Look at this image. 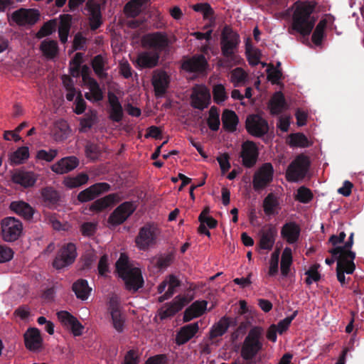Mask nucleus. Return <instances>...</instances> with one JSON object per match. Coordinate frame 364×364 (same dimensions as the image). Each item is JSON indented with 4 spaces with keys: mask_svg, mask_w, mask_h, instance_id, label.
<instances>
[{
    "mask_svg": "<svg viewBox=\"0 0 364 364\" xmlns=\"http://www.w3.org/2000/svg\"><path fill=\"white\" fill-rule=\"evenodd\" d=\"M53 133L55 141H63L70 135V129L65 121L60 120L55 124Z\"/></svg>",
    "mask_w": 364,
    "mask_h": 364,
    "instance_id": "obj_39",
    "label": "nucleus"
},
{
    "mask_svg": "<svg viewBox=\"0 0 364 364\" xmlns=\"http://www.w3.org/2000/svg\"><path fill=\"white\" fill-rule=\"evenodd\" d=\"M240 43V36L231 28L225 26L220 38L221 53L227 60L233 65L240 64L242 61L240 56L236 54Z\"/></svg>",
    "mask_w": 364,
    "mask_h": 364,
    "instance_id": "obj_4",
    "label": "nucleus"
},
{
    "mask_svg": "<svg viewBox=\"0 0 364 364\" xmlns=\"http://www.w3.org/2000/svg\"><path fill=\"white\" fill-rule=\"evenodd\" d=\"M90 69L87 66L82 68L81 73L83 85L88 91L85 92L86 99L90 102H99L103 98V92L95 80L90 76Z\"/></svg>",
    "mask_w": 364,
    "mask_h": 364,
    "instance_id": "obj_9",
    "label": "nucleus"
},
{
    "mask_svg": "<svg viewBox=\"0 0 364 364\" xmlns=\"http://www.w3.org/2000/svg\"><path fill=\"white\" fill-rule=\"evenodd\" d=\"M39 14L33 9H21L12 14L11 19L20 26L34 24L38 19Z\"/></svg>",
    "mask_w": 364,
    "mask_h": 364,
    "instance_id": "obj_19",
    "label": "nucleus"
},
{
    "mask_svg": "<svg viewBox=\"0 0 364 364\" xmlns=\"http://www.w3.org/2000/svg\"><path fill=\"white\" fill-rule=\"evenodd\" d=\"M326 27V22L321 21L316 26L314 32L312 35V41L316 44L318 45L321 43L323 36V31Z\"/></svg>",
    "mask_w": 364,
    "mask_h": 364,
    "instance_id": "obj_58",
    "label": "nucleus"
},
{
    "mask_svg": "<svg viewBox=\"0 0 364 364\" xmlns=\"http://www.w3.org/2000/svg\"><path fill=\"white\" fill-rule=\"evenodd\" d=\"M222 122L224 129L232 132L236 129L238 118L235 112L225 109L222 115Z\"/></svg>",
    "mask_w": 364,
    "mask_h": 364,
    "instance_id": "obj_37",
    "label": "nucleus"
},
{
    "mask_svg": "<svg viewBox=\"0 0 364 364\" xmlns=\"http://www.w3.org/2000/svg\"><path fill=\"white\" fill-rule=\"evenodd\" d=\"M57 21L55 20L49 21L46 23L37 33V37L41 38L48 36L54 32L56 29Z\"/></svg>",
    "mask_w": 364,
    "mask_h": 364,
    "instance_id": "obj_56",
    "label": "nucleus"
},
{
    "mask_svg": "<svg viewBox=\"0 0 364 364\" xmlns=\"http://www.w3.org/2000/svg\"><path fill=\"white\" fill-rule=\"evenodd\" d=\"M41 50L48 59L54 58L58 53V47L56 41L46 39L41 44Z\"/></svg>",
    "mask_w": 364,
    "mask_h": 364,
    "instance_id": "obj_41",
    "label": "nucleus"
},
{
    "mask_svg": "<svg viewBox=\"0 0 364 364\" xmlns=\"http://www.w3.org/2000/svg\"><path fill=\"white\" fill-rule=\"evenodd\" d=\"M73 290L78 299L86 300L91 294L92 288L88 286L86 280L79 279L73 284Z\"/></svg>",
    "mask_w": 364,
    "mask_h": 364,
    "instance_id": "obj_36",
    "label": "nucleus"
},
{
    "mask_svg": "<svg viewBox=\"0 0 364 364\" xmlns=\"http://www.w3.org/2000/svg\"><path fill=\"white\" fill-rule=\"evenodd\" d=\"M296 198L301 203H306L312 198V193L309 189L305 187H300L297 190Z\"/></svg>",
    "mask_w": 364,
    "mask_h": 364,
    "instance_id": "obj_63",
    "label": "nucleus"
},
{
    "mask_svg": "<svg viewBox=\"0 0 364 364\" xmlns=\"http://www.w3.org/2000/svg\"><path fill=\"white\" fill-rule=\"evenodd\" d=\"M29 158V149L27 146L19 147L9 155L11 164L18 165L23 164Z\"/></svg>",
    "mask_w": 364,
    "mask_h": 364,
    "instance_id": "obj_45",
    "label": "nucleus"
},
{
    "mask_svg": "<svg viewBox=\"0 0 364 364\" xmlns=\"http://www.w3.org/2000/svg\"><path fill=\"white\" fill-rule=\"evenodd\" d=\"M262 333V328L258 326L250 329L241 348V356L244 360L252 359L262 350L261 338Z\"/></svg>",
    "mask_w": 364,
    "mask_h": 364,
    "instance_id": "obj_5",
    "label": "nucleus"
},
{
    "mask_svg": "<svg viewBox=\"0 0 364 364\" xmlns=\"http://www.w3.org/2000/svg\"><path fill=\"white\" fill-rule=\"evenodd\" d=\"M77 256L76 247L73 243H67L60 250L53 265L57 269H61L71 264Z\"/></svg>",
    "mask_w": 364,
    "mask_h": 364,
    "instance_id": "obj_10",
    "label": "nucleus"
},
{
    "mask_svg": "<svg viewBox=\"0 0 364 364\" xmlns=\"http://www.w3.org/2000/svg\"><path fill=\"white\" fill-rule=\"evenodd\" d=\"M79 164L75 156H68L53 164L51 170L57 174H64L75 169Z\"/></svg>",
    "mask_w": 364,
    "mask_h": 364,
    "instance_id": "obj_24",
    "label": "nucleus"
},
{
    "mask_svg": "<svg viewBox=\"0 0 364 364\" xmlns=\"http://www.w3.org/2000/svg\"><path fill=\"white\" fill-rule=\"evenodd\" d=\"M279 198L273 193L268 194L263 200V210L266 215H277L280 211Z\"/></svg>",
    "mask_w": 364,
    "mask_h": 364,
    "instance_id": "obj_31",
    "label": "nucleus"
},
{
    "mask_svg": "<svg viewBox=\"0 0 364 364\" xmlns=\"http://www.w3.org/2000/svg\"><path fill=\"white\" fill-rule=\"evenodd\" d=\"M42 197L46 202L53 203L58 200V193L51 188H46L42 191Z\"/></svg>",
    "mask_w": 364,
    "mask_h": 364,
    "instance_id": "obj_64",
    "label": "nucleus"
},
{
    "mask_svg": "<svg viewBox=\"0 0 364 364\" xmlns=\"http://www.w3.org/2000/svg\"><path fill=\"white\" fill-rule=\"evenodd\" d=\"M1 236L4 241L11 242L17 240L23 232L22 223L14 217H6L0 222Z\"/></svg>",
    "mask_w": 364,
    "mask_h": 364,
    "instance_id": "obj_6",
    "label": "nucleus"
},
{
    "mask_svg": "<svg viewBox=\"0 0 364 364\" xmlns=\"http://www.w3.org/2000/svg\"><path fill=\"white\" fill-rule=\"evenodd\" d=\"M199 330L198 322L192 323L181 328L176 338L177 344L183 345L190 341Z\"/></svg>",
    "mask_w": 364,
    "mask_h": 364,
    "instance_id": "obj_27",
    "label": "nucleus"
},
{
    "mask_svg": "<svg viewBox=\"0 0 364 364\" xmlns=\"http://www.w3.org/2000/svg\"><path fill=\"white\" fill-rule=\"evenodd\" d=\"M247 77V74L241 68L232 70L230 73V81L234 84L235 87L244 84Z\"/></svg>",
    "mask_w": 364,
    "mask_h": 364,
    "instance_id": "obj_52",
    "label": "nucleus"
},
{
    "mask_svg": "<svg viewBox=\"0 0 364 364\" xmlns=\"http://www.w3.org/2000/svg\"><path fill=\"white\" fill-rule=\"evenodd\" d=\"M9 208L13 212L27 220H30L34 213L33 208L22 200L11 202Z\"/></svg>",
    "mask_w": 364,
    "mask_h": 364,
    "instance_id": "obj_33",
    "label": "nucleus"
},
{
    "mask_svg": "<svg viewBox=\"0 0 364 364\" xmlns=\"http://www.w3.org/2000/svg\"><path fill=\"white\" fill-rule=\"evenodd\" d=\"M160 234L159 228L154 225H146L142 227L135 238L136 247L141 250H146L154 246Z\"/></svg>",
    "mask_w": 364,
    "mask_h": 364,
    "instance_id": "obj_8",
    "label": "nucleus"
},
{
    "mask_svg": "<svg viewBox=\"0 0 364 364\" xmlns=\"http://www.w3.org/2000/svg\"><path fill=\"white\" fill-rule=\"evenodd\" d=\"M309 166L308 157L298 156L288 166L286 178L288 181L297 182L303 179L307 173Z\"/></svg>",
    "mask_w": 364,
    "mask_h": 364,
    "instance_id": "obj_7",
    "label": "nucleus"
},
{
    "mask_svg": "<svg viewBox=\"0 0 364 364\" xmlns=\"http://www.w3.org/2000/svg\"><path fill=\"white\" fill-rule=\"evenodd\" d=\"M189 302V300L183 296H176L172 303L165 309H161L159 311V316L161 319L174 315L176 313L183 309V307Z\"/></svg>",
    "mask_w": 364,
    "mask_h": 364,
    "instance_id": "obj_28",
    "label": "nucleus"
},
{
    "mask_svg": "<svg viewBox=\"0 0 364 364\" xmlns=\"http://www.w3.org/2000/svg\"><path fill=\"white\" fill-rule=\"evenodd\" d=\"M289 144L291 146L308 147L311 145V143L304 134L296 133L289 136Z\"/></svg>",
    "mask_w": 364,
    "mask_h": 364,
    "instance_id": "obj_50",
    "label": "nucleus"
},
{
    "mask_svg": "<svg viewBox=\"0 0 364 364\" xmlns=\"http://www.w3.org/2000/svg\"><path fill=\"white\" fill-rule=\"evenodd\" d=\"M159 60V54L154 51H146L139 54L136 60L140 68H153Z\"/></svg>",
    "mask_w": 364,
    "mask_h": 364,
    "instance_id": "obj_35",
    "label": "nucleus"
},
{
    "mask_svg": "<svg viewBox=\"0 0 364 364\" xmlns=\"http://www.w3.org/2000/svg\"><path fill=\"white\" fill-rule=\"evenodd\" d=\"M207 306L208 302L205 300L196 301L184 311L183 321L188 322L200 316L207 310Z\"/></svg>",
    "mask_w": 364,
    "mask_h": 364,
    "instance_id": "obj_26",
    "label": "nucleus"
},
{
    "mask_svg": "<svg viewBox=\"0 0 364 364\" xmlns=\"http://www.w3.org/2000/svg\"><path fill=\"white\" fill-rule=\"evenodd\" d=\"M108 101L110 107L109 118L114 122H120L123 117V109L118 97L113 93H109Z\"/></svg>",
    "mask_w": 364,
    "mask_h": 364,
    "instance_id": "obj_32",
    "label": "nucleus"
},
{
    "mask_svg": "<svg viewBox=\"0 0 364 364\" xmlns=\"http://www.w3.org/2000/svg\"><path fill=\"white\" fill-rule=\"evenodd\" d=\"M219 112L215 107H212L209 111L208 124L213 131H217L220 127Z\"/></svg>",
    "mask_w": 364,
    "mask_h": 364,
    "instance_id": "obj_54",
    "label": "nucleus"
},
{
    "mask_svg": "<svg viewBox=\"0 0 364 364\" xmlns=\"http://www.w3.org/2000/svg\"><path fill=\"white\" fill-rule=\"evenodd\" d=\"M116 269L128 290L135 292L142 287L144 279L140 269L130 264L125 254H121L116 262Z\"/></svg>",
    "mask_w": 364,
    "mask_h": 364,
    "instance_id": "obj_3",
    "label": "nucleus"
},
{
    "mask_svg": "<svg viewBox=\"0 0 364 364\" xmlns=\"http://www.w3.org/2000/svg\"><path fill=\"white\" fill-rule=\"evenodd\" d=\"M209 210L208 209H205L199 215V221L200 223L205 224L210 228H214L217 225V220L213 218L208 215Z\"/></svg>",
    "mask_w": 364,
    "mask_h": 364,
    "instance_id": "obj_61",
    "label": "nucleus"
},
{
    "mask_svg": "<svg viewBox=\"0 0 364 364\" xmlns=\"http://www.w3.org/2000/svg\"><path fill=\"white\" fill-rule=\"evenodd\" d=\"M77 256L76 247L73 243H67L60 250L53 265L57 269H61L71 264Z\"/></svg>",
    "mask_w": 364,
    "mask_h": 364,
    "instance_id": "obj_11",
    "label": "nucleus"
},
{
    "mask_svg": "<svg viewBox=\"0 0 364 364\" xmlns=\"http://www.w3.org/2000/svg\"><path fill=\"white\" fill-rule=\"evenodd\" d=\"M247 132L255 136H261L268 132L267 121L259 114L249 116L246 120Z\"/></svg>",
    "mask_w": 364,
    "mask_h": 364,
    "instance_id": "obj_16",
    "label": "nucleus"
},
{
    "mask_svg": "<svg viewBox=\"0 0 364 364\" xmlns=\"http://www.w3.org/2000/svg\"><path fill=\"white\" fill-rule=\"evenodd\" d=\"M179 286L180 281L176 277L173 275L168 276L158 287L159 294L163 293L167 289L165 294L159 298V301L162 302L171 297Z\"/></svg>",
    "mask_w": 364,
    "mask_h": 364,
    "instance_id": "obj_22",
    "label": "nucleus"
},
{
    "mask_svg": "<svg viewBox=\"0 0 364 364\" xmlns=\"http://www.w3.org/2000/svg\"><path fill=\"white\" fill-rule=\"evenodd\" d=\"M71 16L68 14L60 16V21L58 27V33L60 41L65 43L68 41L70 28Z\"/></svg>",
    "mask_w": 364,
    "mask_h": 364,
    "instance_id": "obj_47",
    "label": "nucleus"
},
{
    "mask_svg": "<svg viewBox=\"0 0 364 364\" xmlns=\"http://www.w3.org/2000/svg\"><path fill=\"white\" fill-rule=\"evenodd\" d=\"M136 206L132 202H124L110 215L108 222L112 225L123 223L135 210Z\"/></svg>",
    "mask_w": 364,
    "mask_h": 364,
    "instance_id": "obj_14",
    "label": "nucleus"
},
{
    "mask_svg": "<svg viewBox=\"0 0 364 364\" xmlns=\"http://www.w3.org/2000/svg\"><path fill=\"white\" fill-rule=\"evenodd\" d=\"M110 309L113 327L117 332L121 333L124 328L125 316L119 309L117 301H110Z\"/></svg>",
    "mask_w": 364,
    "mask_h": 364,
    "instance_id": "obj_29",
    "label": "nucleus"
},
{
    "mask_svg": "<svg viewBox=\"0 0 364 364\" xmlns=\"http://www.w3.org/2000/svg\"><path fill=\"white\" fill-rule=\"evenodd\" d=\"M207 65L204 55H198L185 60L182 64V68L190 73H201L206 69Z\"/></svg>",
    "mask_w": 364,
    "mask_h": 364,
    "instance_id": "obj_25",
    "label": "nucleus"
},
{
    "mask_svg": "<svg viewBox=\"0 0 364 364\" xmlns=\"http://www.w3.org/2000/svg\"><path fill=\"white\" fill-rule=\"evenodd\" d=\"M210 100L208 89L203 85H196L191 94L192 105L197 109H204L208 106Z\"/></svg>",
    "mask_w": 364,
    "mask_h": 364,
    "instance_id": "obj_17",
    "label": "nucleus"
},
{
    "mask_svg": "<svg viewBox=\"0 0 364 364\" xmlns=\"http://www.w3.org/2000/svg\"><path fill=\"white\" fill-rule=\"evenodd\" d=\"M90 12V26L92 29H97L101 24L100 13L97 6H90L87 4Z\"/></svg>",
    "mask_w": 364,
    "mask_h": 364,
    "instance_id": "obj_53",
    "label": "nucleus"
},
{
    "mask_svg": "<svg viewBox=\"0 0 364 364\" xmlns=\"http://www.w3.org/2000/svg\"><path fill=\"white\" fill-rule=\"evenodd\" d=\"M26 348L30 351H39L43 345V338L40 331L36 328H29L24 333Z\"/></svg>",
    "mask_w": 364,
    "mask_h": 364,
    "instance_id": "obj_20",
    "label": "nucleus"
},
{
    "mask_svg": "<svg viewBox=\"0 0 364 364\" xmlns=\"http://www.w3.org/2000/svg\"><path fill=\"white\" fill-rule=\"evenodd\" d=\"M286 107L285 100L282 92H276L272 97L269 103V108L272 114H278Z\"/></svg>",
    "mask_w": 364,
    "mask_h": 364,
    "instance_id": "obj_42",
    "label": "nucleus"
},
{
    "mask_svg": "<svg viewBox=\"0 0 364 364\" xmlns=\"http://www.w3.org/2000/svg\"><path fill=\"white\" fill-rule=\"evenodd\" d=\"M292 21L289 33H298L304 36L311 33L316 23V18L312 15L314 6L307 1H296L292 6Z\"/></svg>",
    "mask_w": 364,
    "mask_h": 364,
    "instance_id": "obj_2",
    "label": "nucleus"
},
{
    "mask_svg": "<svg viewBox=\"0 0 364 364\" xmlns=\"http://www.w3.org/2000/svg\"><path fill=\"white\" fill-rule=\"evenodd\" d=\"M58 151L56 149H50L48 151L42 149L37 152L36 157L38 159L50 162L56 157Z\"/></svg>",
    "mask_w": 364,
    "mask_h": 364,
    "instance_id": "obj_62",
    "label": "nucleus"
},
{
    "mask_svg": "<svg viewBox=\"0 0 364 364\" xmlns=\"http://www.w3.org/2000/svg\"><path fill=\"white\" fill-rule=\"evenodd\" d=\"M119 200L118 196L114 194L108 195L95 200L91 205L90 210L101 211L111 205Z\"/></svg>",
    "mask_w": 364,
    "mask_h": 364,
    "instance_id": "obj_40",
    "label": "nucleus"
},
{
    "mask_svg": "<svg viewBox=\"0 0 364 364\" xmlns=\"http://www.w3.org/2000/svg\"><path fill=\"white\" fill-rule=\"evenodd\" d=\"M245 53L251 65H257L260 63L261 53L259 50L252 47L249 40L245 43Z\"/></svg>",
    "mask_w": 364,
    "mask_h": 364,
    "instance_id": "obj_48",
    "label": "nucleus"
},
{
    "mask_svg": "<svg viewBox=\"0 0 364 364\" xmlns=\"http://www.w3.org/2000/svg\"><path fill=\"white\" fill-rule=\"evenodd\" d=\"M292 262V250L290 247H286L282 253L280 264L281 273L283 277H286L288 276Z\"/></svg>",
    "mask_w": 364,
    "mask_h": 364,
    "instance_id": "obj_38",
    "label": "nucleus"
},
{
    "mask_svg": "<svg viewBox=\"0 0 364 364\" xmlns=\"http://www.w3.org/2000/svg\"><path fill=\"white\" fill-rule=\"evenodd\" d=\"M299 234L300 228L294 223L285 224L281 230L282 237L289 244L295 243L299 238Z\"/></svg>",
    "mask_w": 364,
    "mask_h": 364,
    "instance_id": "obj_34",
    "label": "nucleus"
},
{
    "mask_svg": "<svg viewBox=\"0 0 364 364\" xmlns=\"http://www.w3.org/2000/svg\"><path fill=\"white\" fill-rule=\"evenodd\" d=\"M88 181V176L85 173H80L75 177H67L63 181V184L69 188H73L85 184Z\"/></svg>",
    "mask_w": 364,
    "mask_h": 364,
    "instance_id": "obj_49",
    "label": "nucleus"
},
{
    "mask_svg": "<svg viewBox=\"0 0 364 364\" xmlns=\"http://www.w3.org/2000/svg\"><path fill=\"white\" fill-rule=\"evenodd\" d=\"M58 319L61 324L68 328L70 324L75 321V317L66 311H60L57 313Z\"/></svg>",
    "mask_w": 364,
    "mask_h": 364,
    "instance_id": "obj_59",
    "label": "nucleus"
},
{
    "mask_svg": "<svg viewBox=\"0 0 364 364\" xmlns=\"http://www.w3.org/2000/svg\"><path fill=\"white\" fill-rule=\"evenodd\" d=\"M109 188V184L99 183L94 184L78 194V200L81 202H87L93 200L103 192L107 191Z\"/></svg>",
    "mask_w": 364,
    "mask_h": 364,
    "instance_id": "obj_23",
    "label": "nucleus"
},
{
    "mask_svg": "<svg viewBox=\"0 0 364 364\" xmlns=\"http://www.w3.org/2000/svg\"><path fill=\"white\" fill-rule=\"evenodd\" d=\"M279 255L280 251L279 249H277L270 255L268 262V275L270 277H274L278 273Z\"/></svg>",
    "mask_w": 364,
    "mask_h": 364,
    "instance_id": "obj_51",
    "label": "nucleus"
},
{
    "mask_svg": "<svg viewBox=\"0 0 364 364\" xmlns=\"http://www.w3.org/2000/svg\"><path fill=\"white\" fill-rule=\"evenodd\" d=\"M319 267V264H314L306 272V274L307 275L306 283L307 284L310 285L313 282H317L320 279L321 276L318 271Z\"/></svg>",
    "mask_w": 364,
    "mask_h": 364,
    "instance_id": "obj_57",
    "label": "nucleus"
},
{
    "mask_svg": "<svg viewBox=\"0 0 364 364\" xmlns=\"http://www.w3.org/2000/svg\"><path fill=\"white\" fill-rule=\"evenodd\" d=\"M168 83L169 77L165 72L158 71L154 73L152 78V84L157 96L160 97L164 94Z\"/></svg>",
    "mask_w": 364,
    "mask_h": 364,
    "instance_id": "obj_30",
    "label": "nucleus"
},
{
    "mask_svg": "<svg viewBox=\"0 0 364 364\" xmlns=\"http://www.w3.org/2000/svg\"><path fill=\"white\" fill-rule=\"evenodd\" d=\"M258 150L256 144L252 141H247L242 145L241 157L242 164L247 168L253 166L257 159Z\"/></svg>",
    "mask_w": 364,
    "mask_h": 364,
    "instance_id": "obj_21",
    "label": "nucleus"
},
{
    "mask_svg": "<svg viewBox=\"0 0 364 364\" xmlns=\"http://www.w3.org/2000/svg\"><path fill=\"white\" fill-rule=\"evenodd\" d=\"M146 0H132L124 7L125 14L130 17L136 16L143 10Z\"/></svg>",
    "mask_w": 364,
    "mask_h": 364,
    "instance_id": "obj_46",
    "label": "nucleus"
},
{
    "mask_svg": "<svg viewBox=\"0 0 364 364\" xmlns=\"http://www.w3.org/2000/svg\"><path fill=\"white\" fill-rule=\"evenodd\" d=\"M14 252L13 250L5 245H0V264L11 260Z\"/></svg>",
    "mask_w": 364,
    "mask_h": 364,
    "instance_id": "obj_60",
    "label": "nucleus"
},
{
    "mask_svg": "<svg viewBox=\"0 0 364 364\" xmlns=\"http://www.w3.org/2000/svg\"><path fill=\"white\" fill-rule=\"evenodd\" d=\"M11 181L24 188L33 186L37 179L38 175L34 172L28 171L24 169H16L11 173Z\"/></svg>",
    "mask_w": 364,
    "mask_h": 364,
    "instance_id": "obj_18",
    "label": "nucleus"
},
{
    "mask_svg": "<svg viewBox=\"0 0 364 364\" xmlns=\"http://www.w3.org/2000/svg\"><path fill=\"white\" fill-rule=\"evenodd\" d=\"M273 167L270 164H264L255 173L253 177V188L255 190L264 188L273 178Z\"/></svg>",
    "mask_w": 364,
    "mask_h": 364,
    "instance_id": "obj_13",
    "label": "nucleus"
},
{
    "mask_svg": "<svg viewBox=\"0 0 364 364\" xmlns=\"http://www.w3.org/2000/svg\"><path fill=\"white\" fill-rule=\"evenodd\" d=\"M277 236V230L274 226L272 225L264 226L258 232V251H270L274 247Z\"/></svg>",
    "mask_w": 364,
    "mask_h": 364,
    "instance_id": "obj_12",
    "label": "nucleus"
},
{
    "mask_svg": "<svg viewBox=\"0 0 364 364\" xmlns=\"http://www.w3.org/2000/svg\"><path fill=\"white\" fill-rule=\"evenodd\" d=\"M229 325V318L223 317L211 327L209 332L210 338H215L223 336L227 331Z\"/></svg>",
    "mask_w": 364,
    "mask_h": 364,
    "instance_id": "obj_44",
    "label": "nucleus"
},
{
    "mask_svg": "<svg viewBox=\"0 0 364 364\" xmlns=\"http://www.w3.org/2000/svg\"><path fill=\"white\" fill-rule=\"evenodd\" d=\"M213 99L218 104L223 102L228 95L225 87L222 84H218L213 87Z\"/></svg>",
    "mask_w": 364,
    "mask_h": 364,
    "instance_id": "obj_55",
    "label": "nucleus"
},
{
    "mask_svg": "<svg viewBox=\"0 0 364 364\" xmlns=\"http://www.w3.org/2000/svg\"><path fill=\"white\" fill-rule=\"evenodd\" d=\"M92 68L95 74L100 78H104L107 76V70L109 66L107 65V59L98 55L92 60Z\"/></svg>",
    "mask_w": 364,
    "mask_h": 364,
    "instance_id": "obj_43",
    "label": "nucleus"
},
{
    "mask_svg": "<svg viewBox=\"0 0 364 364\" xmlns=\"http://www.w3.org/2000/svg\"><path fill=\"white\" fill-rule=\"evenodd\" d=\"M168 43L166 35L161 32L145 35L141 40L144 47L153 48L156 51H161L166 48L168 46Z\"/></svg>",
    "mask_w": 364,
    "mask_h": 364,
    "instance_id": "obj_15",
    "label": "nucleus"
},
{
    "mask_svg": "<svg viewBox=\"0 0 364 364\" xmlns=\"http://www.w3.org/2000/svg\"><path fill=\"white\" fill-rule=\"evenodd\" d=\"M346 237V233L341 232L338 235H332L329 238V242L334 247L329 250L333 258H326L325 260L328 265H331L337 260L336 275L342 286L346 284L345 274H353L355 268L354 263L355 254L351 251L353 244V233H350L348 240L343 245Z\"/></svg>",
    "mask_w": 364,
    "mask_h": 364,
    "instance_id": "obj_1",
    "label": "nucleus"
}]
</instances>
